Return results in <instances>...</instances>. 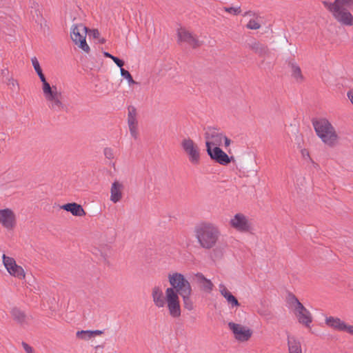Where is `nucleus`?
Instances as JSON below:
<instances>
[{"label":"nucleus","instance_id":"nucleus-25","mask_svg":"<svg viewBox=\"0 0 353 353\" xmlns=\"http://www.w3.org/2000/svg\"><path fill=\"white\" fill-rule=\"evenodd\" d=\"M102 334H103V331L98 330H81V331H78L76 333V336L77 338H79L81 340L88 341L92 338L97 336H100Z\"/></svg>","mask_w":353,"mask_h":353},{"label":"nucleus","instance_id":"nucleus-20","mask_svg":"<svg viewBox=\"0 0 353 353\" xmlns=\"http://www.w3.org/2000/svg\"><path fill=\"white\" fill-rule=\"evenodd\" d=\"M12 319L21 326L25 327L29 325L31 316L27 315L23 311L14 308L11 311Z\"/></svg>","mask_w":353,"mask_h":353},{"label":"nucleus","instance_id":"nucleus-3","mask_svg":"<svg viewBox=\"0 0 353 353\" xmlns=\"http://www.w3.org/2000/svg\"><path fill=\"white\" fill-rule=\"evenodd\" d=\"M316 136L327 147L333 148L339 145L341 137L335 127L327 119H320L313 122Z\"/></svg>","mask_w":353,"mask_h":353},{"label":"nucleus","instance_id":"nucleus-8","mask_svg":"<svg viewBox=\"0 0 353 353\" xmlns=\"http://www.w3.org/2000/svg\"><path fill=\"white\" fill-rule=\"evenodd\" d=\"M229 227L240 233H252L254 227L248 216L242 212H237L232 215L228 221Z\"/></svg>","mask_w":353,"mask_h":353},{"label":"nucleus","instance_id":"nucleus-26","mask_svg":"<svg viewBox=\"0 0 353 353\" xmlns=\"http://www.w3.org/2000/svg\"><path fill=\"white\" fill-rule=\"evenodd\" d=\"M31 62H32V65L36 73L38 74V76L41 81V83L43 84L45 83L48 82L45 75L43 73L41 67L40 65V63H39L37 58L35 57H32L31 59Z\"/></svg>","mask_w":353,"mask_h":353},{"label":"nucleus","instance_id":"nucleus-23","mask_svg":"<svg viewBox=\"0 0 353 353\" xmlns=\"http://www.w3.org/2000/svg\"><path fill=\"white\" fill-rule=\"evenodd\" d=\"M61 208L70 212L75 216H84L86 214L85 211L82 206L77 203H69L61 206Z\"/></svg>","mask_w":353,"mask_h":353},{"label":"nucleus","instance_id":"nucleus-17","mask_svg":"<svg viewBox=\"0 0 353 353\" xmlns=\"http://www.w3.org/2000/svg\"><path fill=\"white\" fill-rule=\"evenodd\" d=\"M123 183L118 180H114L110 187V200L114 203L119 202L123 196Z\"/></svg>","mask_w":353,"mask_h":353},{"label":"nucleus","instance_id":"nucleus-31","mask_svg":"<svg viewBox=\"0 0 353 353\" xmlns=\"http://www.w3.org/2000/svg\"><path fill=\"white\" fill-rule=\"evenodd\" d=\"M246 27L250 30H258L261 27V23L258 19H251L247 23Z\"/></svg>","mask_w":353,"mask_h":353},{"label":"nucleus","instance_id":"nucleus-36","mask_svg":"<svg viewBox=\"0 0 353 353\" xmlns=\"http://www.w3.org/2000/svg\"><path fill=\"white\" fill-rule=\"evenodd\" d=\"M103 154L105 158L112 159L114 157V150L110 148H106L103 150Z\"/></svg>","mask_w":353,"mask_h":353},{"label":"nucleus","instance_id":"nucleus-4","mask_svg":"<svg viewBox=\"0 0 353 353\" xmlns=\"http://www.w3.org/2000/svg\"><path fill=\"white\" fill-rule=\"evenodd\" d=\"M43 97L47 106L54 112H61L65 110L63 95L56 86L51 85L48 82L41 84Z\"/></svg>","mask_w":353,"mask_h":353},{"label":"nucleus","instance_id":"nucleus-34","mask_svg":"<svg viewBox=\"0 0 353 353\" xmlns=\"http://www.w3.org/2000/svg\"><path fill=\"white\" fill-rule=\"evenodd\" d=\"M223 9L226 12L232 15H238L241 12L240 7H225Z\"/></svg>","mask_w":353,"mask_h":353},{"label":"nucleus","instance_id":"nucleus-14","mask_svg":"<svg viewBox=\"0 0 353 353\" xmlns=\"http://www.w3.org/2000/svg\"><path fill=\"white\" fill-rule=\"evenodd\" d=\"M223 135V133L215 129H208L205 136L206 148H212L221 145Z\"/></svg>","mask_w":353,"mask_h":353},{"label":"nucleus","instance_id":"nucleus-11","mask_svg":"<svg viewBox=\"0 0 353 353\" xmlns=\"http://www.w3.org/2000/svg\"><path fill=\"white\" fill-rule=\"evenodd\" d=\"M228 327L232 332L234 339L239 343L247 342L250 341L252 336V330L246 325L237 322L230 321L228 323Z\"/></svg>","mask_w":353,"mask_h":353},{"label":"nucleus","instance_id":"nucleus-10","mask_svg":"<svg viewBox=\"0 0 353 353\" xmlns=\"http://www.w3.org/2000/svg\"><path fill=\"white\" fill-rule=\"evenodd\" d=\"M18 224L16 211L9 207L0 208V226L6 231L13 232Z\"/></svg>","mask_w":353,"mask_h":353},{"label":"nucleus","instance_id":"nucleus-38","mask_svg":"<svg viewBox=\"0 0 353 353\" xmlns=\"http://www.w3.org/2000/svg\"><path fill=\"white\" fill-rule=\"evenodd\" d=\"M224 143V146L228 148L231 144V140L226 136L223 135V139H222V143Z\"/></svg>","mask_w":353,"mask_h":353},{"label":"nucleus","instance_id":"nucleus-27","mask_svg":"<svg viewBox=\"0 0 353 353\" xmlns=\"http://www.w3.org/2000/svg\"><path fill=\"white\" fill-rule=\"evenodd\" d=\"M192 294V292H187L180 295V296L182 298L184 307L188 310H192L194 308L193 303L190 299Z\"/></svg>","mask_w":353,"mask_h":353},{"label":"nucleus","instance_id":"nucleus-12","mask_svg":"<svg viewBox=\"0 0 353 353\" xmlns=\"http://www.w3.org/2000/svg\"><path fill=\"white\" fill-rule=\"evenodd\" d=\"M2 263L10 276L19 280L25 279L26 270L23 266L17 263L14 258L3 254L2 255Z\"/></svg>","mask_w":353,"mask_h":353},{"label":"nucleus","instance_id":"nucleus-6","mask_svg":"<svg viewBox=\"0 0 353 353\" xmlns=\"http://www.w3.org/2000/svg\"><path fill=\"white\" fill-rule=\"evenodd\" d=\"M180 145L189 162L193 165H199L202 154L199 143L190 137H185L181 141Z\"/></svg>","mask_w":353,"mask_h":353},{"label":"nucleus","instance_id":"nucleus-29","mask_svg":"<svg viewBox=\"0 0 353 353\" xmlns=\"http://www.w3.org/2000/svg\"><path fill=\"white\" fill-rule=\"evenodd\" d=\"M334 7L351 8L353 7V0H334V2H330Z\"/></svg>","mask_w":353,"mask_h":353},{"label":"nucleus","instance_id":"nucleus-24","mask_svg":"<svg viewBox=\"0 0 353 353\" xmlns=\"http://www.w3.org/2000/svg\"><path fill=\"white\" fill-rule=\"evenodd\" d=\"M289 353H302L300 341L294 336H288Z\"/></svg>","mask_w":353,"mask_h":353},{"label":"nucleus","instance_id":"nucleus-9","mask_svg":"<svg viewBox=\"0 0 353 353\" xmlns=\"http://www.w3.org/2000/svg\"><path fill=\"white\" fill-rule=\"evenodd\" d=\"M322 3L340 25L353 26V14L346 8L334 7L330 5V1H323Z\"/></svg>","mask_w":353,"mask_h":353},{"label":"nucleus","instance_id":"nucleus-19","mask_svg":"<svg viewBox=\"0 0 353 353\" xmlns=\"http://www.w3.org/2000/svg\"><path fill=\"white\" fill-rule=\"evenodd\" d=\"M177 36L179 42L186 43L192 47L199 46L197 39L185 28H179L177 31Z\"/></svg>","mask_w":353,"mask_h":353},{"label":"nucleus","instance_id":"nucleus-16","mask_svg":"<svg viewBox=\"0 0 353 353\" xmlns=\"http://www.w3.org/2000/svg\"><path fill=\"white\" fill-rule=\"evenodd\" d=\"M128 125L131 137L137 139L139 137V133L138 130L137 112L134 107L128 108Z\"/></svg>","mask_w":353,"mask_h":353},{"label":"nucleus","instance_id":"nucleus-28","mask_svg":"<svg viewBox=\"0 0 353 353\" xmlns=\"http://www.w3.org/2000/svg\"><path fill=\"white\" fill-rule=\"evenodd\" d=\"M88 34L95 39L97 43L103 44L105 42V39L101 37L100 32L97 29H88Z\"/></svg>","mask_w":353,"mask_h":353},{"label":"nucleus","instance_id":"nucleus-2","mask_svg":"<svg viewBox=\"0 0 353 353\" xmlns=\"http://www.w3.org/2000/svg\"><path fill=\"white\" fill-rule=\"evenodd\" d=\"M194 236L202 248L211 249L218 243L221 231L216 224L205 221L195 227Z\"/></svg>","mask_w":353,"mask_h":353},{"label":"nucleus","instance_id":"nucleus-1","mask_svg":"<svg viewBox=\"0 0 353 353\" xmlns=\"http://www.w3.org/2000/svg\"><path fill=\"white\" fill-rule=\"evenodd\" d=\"M168 281L170 286L165 290L160 285H154L150 297L157 308L165 309L171 318L179 319L182 313L180 295L192 292V285L185 275L178 272L168 273Z\"/></svg>","mask_w":353,"mask_h":353},{"label":"nucleus","instance_id":"nucleus-40","mask_svg":"<svg viewBox=\"0 0 353 353\" xmlns=\"http://www.w3.org/2000/svg\"><path fill=\"white\" fill-rule=\"evenodd\" d=\"M301 154L304 157H310V154H309V152L307 150H305V149L302 150Z\"/></svg>","mask_w":353,"mask_h":353},{"label":"nucleus","instance_id":"nucleus-21","mask_svg":"<svg viewBox=\"0 0 353 353\" xmlns=\"http://www.w3.org/2000/svg\"><path fill=\"white\" fill-rule=\"evenodd\" d=\"M194 278L202 291L209 294L212 292L214 288V284L210 279H207L201 273H196L194 275Z\"/></svg>","mask_w":353,"mask_h":353},{"label":"nucleus","instance_id":"nucleus-37","mask_svg":"<svg viewBox=\"0 0 353 353\" xmlns=\"http://www.w3.org/2000/svg\"><path fill=\"white\" fill-rule=\"evenodd\" d=\"M22 346L26 353H34V349L28 343L23 342Z\"/></svg>","mask_w":353,"mask_h":353},{"label":"nucleus","instance_id":"nucleus-18","mask_svg":"<svg viewBox=\"0 0 353 353\" xmlns=\"http://www.w3.org/2000/svg\"><path fill=\"white\" fill-rule=\"evenodd\" d=\"M219 292L225 299V301L230 309L237 308L240 306V303L238 299L232 294L224 284L221 283L219 285Z\"/></svg>","mask_w":353,"mask_h":353},{"label":"nucleus","instance_id":"nucleus-5","mask_svg":"<svg viewBox=\"0 0 353 353\" xmlns=\"http://www.w3.org/2000/svg\"><path fill=\"white\" fill-rule=\"evenodd\" d=\"M288 303L298 323L306 328H311L313 322L312 313L294 296L289 298Z\"/></svg>","mask_w":353,"mask_h":353},{"label":"nucleus","instance_id":"nucleus-15","mask_svg":"<svg viewBox=\"0 0 353 353\" xmlns=\"http://www.w3.org/2000/svg\"><path fill=\"white\" fill-rule=\"evenodd\" d=\"M207 152L212 160L221 165H225L231 162V158L219 147L208 148Z\"/></svg>","mask_w":353,"mask_h":353},{"label":"nucleus","instance_id":"nucleus-13","mask_svg":"<svg viewBox=\"0 0 353 353\" xmlns=\"http://www.w3.org/2000/svg\"><path fill=\"white\" fill-rule=\"evenodd\" d=\"M325 325L336 331L345 332L353 335V325L346 323L341 319L332 316H326L325 319Z\"/></svg>","mask_w":353,"mask_h":353},{"label":"nucleus","instance_id":"nucleus-30","mask_svg":"<svg viewBox=\"0 0 353 353\" xmlns=\"http://www.w3.org/2000/svg\"><path fill=\"white\" fill-rule=\"evenodd\" d=\"M251 48L256 53H258L259 54H262L266 52V48L261 43L256 41L254 42L252 44Z\"/></svg>","mask_w":353,"mask_h":353},{"label":"nucleus","instance_id":"nucleus-32","mask_svg":"<svg viewBox=\"0 0 353 353\" xmlns=\"http://www.w3.org/2000/svg\"><path fill=\"white\" fill-rule=\"evenodd\" d=\"M120 71L121 75L128 81L130 85L136 83L135 81L132 79V75L128 70H125L121 67Z\"/></svg>","mask_w":353,"mask_h":353},{"label":"nucleus","instance_id":"nucleus-35","mask_svg":"<svg viewBox=\"0 0 353 353\" xmlns=\"http://www.w3.org/2000/svg\"><path fill=\"white\" fill-rule=\"evenodd\" d=\"M8 85L11 90H19V82L13 79L10 78L8 79Z\"/></svg>","mask_w":353,"mask_h":353},{"label":"nucleus","instance_id":"nucleus-7","mask_svg":"<svg viewBox=\"0 0 353 353\" xmlns=\"http://www.w3.org/2000/svg\"><path fill=\"white\" fill-rule=\"evenodd\" d=\"M88 28L83 23L73 24L70 28V36L74 43L83 52L88 54L90 48L86 41Z\"/></svg>","mask_w":353,"mask_h":353},{"label":"nucleus","instance_id":"nucleus-22","mask_svg":"<svg viewBox=\"0 0 353 353\" xmlns=\"http://www.w3.org/2000/svg\"><path fill=\"white\" fill-rule=\"evenodd\" d=\"M288 67L291 77L295 82L301 83L305 81L304 75L299 64L294 61H290L288 62Z\"/></svg>","mask_w":353,"mask_h":353},{"label":"nucleus","instance_id":"nucleus-39","mask_svg":"<svg viewBox=\"0 0 353 353\" xmlns=\"http://www.w3.org/2000/svg\"><path fill=\"white\" fill-rule=\"evenodd\" d=\"M347 97L350 100L351 104L353 105V90H349L347 92Z\"/></svg>","mask_w":353,"mask_h":353},{"label":"nucleus","instance_id":"nucleus-33","mask_svg":"<svg viewBox=\"0 0 353 353\" xmlns=\"http://www.w3.org/2000/svg\"><path fill=\"white\" fill-rule=\"evenodd\" d=\"M103 54L105 57L110 58L119 68L123 67V65H124V62L122 60L119 59V58L114 56H112L109 52H104Z\"/></svg>","mask_w":353,"mask_h":353}]
</instances>
